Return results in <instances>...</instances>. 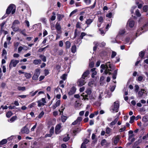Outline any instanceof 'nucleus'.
<instances>
[{
  "instance_id": "nucleus-1",
  "label": "nucleus",
  "mask_w": 148,
  "mask_h": 148,
  "mask_svg": "<svg viewBox=\"0 0 148 148\" xmlns=\"http://www.w3.org/2000/svg\"><path fill=\"white\" fill-rule=\"evenodd\" d=\"M15 5L13 4H11L8 6L6 10V14H10L11 12L12 14H14L16 11Z\"/></svg>"
},
{
  "instance_id": "nucleus-2",
  "label": "nucleus",
  "mask_w": 148,
  "mask_h": 148,
  "mask_svg": "<svg viewBox=\"0 0 148 148\" xmlns=\"http://www.w3.org/2000/svg\"><path fill=\"white\" fill-rule=\"evenodd\" d=\"M106 69V71H105V73L106 75L109 74V75H110L111 73L110 71H112L111 69H113L114 67V65L112 64H110V62H108L106 63L105 64H104Z\"/></svg>"
},
{
  "instance_id": "nucleus-3",
  "label": "nucleus",
  "mask_w": 148,
  "mask_h": 148,
  "mask_svg": "<svg viewBox=\"0 0 148 148\" xmlns=\"http://www.w3.org/2000/svg\"><path fill=\"white\" fill-rule=\"evenodd\" d=\"M20 24V22L18 20H16L14 21L12 23V28L14 32H16L19 30V28L18 27H16V24L18 25Z\"/></svg>"
},
{
  "instance_id": "nucleus-4",
  "label": "nucleus",
  "mask_w": 148,
  "mask_h": 148,
  "mask_svg": "<svg viewBox=\"0 0 148 148\" xmlns=\"http://www.w3.org/2000/svg\"><path fill=\"white\" fill-rule=\"evenodd\" d=\"M119 108V102L116 101L114 103L113 106L112 107V112H118Z\"/></svg>"
},
{
  "instance_id": "nucleus-5",
  "label": "nucleus",
  "mask_w": 148,
  "mask_h": 148,
  "mask_svg": "<svg viewBox=\"0 0 148 148\" xmlns=\"http://www.w3.org/2000/svg\"><path fill=\"white\" fill-rule=\"evenodd\" d=\"M40 69H36L35 70V73L32 77V79L33 80H37L40 75Z\"/></svg>"
},
{
  "instance_id": "nucleus-6",
  "label": "nucleus",
  "mask_w": 148,
  "mask_h": 148,
  "mask_svg": "<svg viewBox=\"0 0 148 148\" xmlns=\"http://www.w3.org/2000/svg\"><path fill=\"white\" fill-rule=\"evenodd\" d=\"M18 60H16L14 59L12 60L9 64V67L10 68L12 67H15L16 64L19 62Z\"/></svg>"
},
{
  "instance_id": "nucleus-7",
  "label": "nucleus",
  "mask_w": 148,
  "mask_h": 148,
  "mask_svg": "<svg viewBox=\"0 0 148 148\" xmlns=\"http://www.w3.org/2000/svg\"><path fill=\"white\" fill-rule=\"evenodd\" d=\"M85 79L82 77L79 79L77 82V85L79 86H82L86 83Z\"/></svg>"
},
{
  "instance_id": "nucleus-8",
  "label": "nucleus",
  "mask_w": 148,
  "mask_h": 148,
  "mask_svg": "<svg viewBox=\"0 0 148 148\" xmlns=\"http://www.w3.org/2000/svg\"><path fill=\"white\" fill-rule=\"evenodd\" d=\"M37 102L38 103V106L40 107L42 106H44L45 103H46V101L45 99L42 98L41 100L38 101Z\"/></svg>"
},
{
  "instance_id": "nucleus-9",
  "label": "nucleus",
  "mask_w": 148,
  "mask_h": 148,
  "mask_svg": "<svg viewBox=\"0 0 148 148\" xmlns=\"http://www.w3.org/2000/svg\"><path fill=\"white\" fill-rule=\"evenodd\" d=\"M29 130L26 127V126H25L21 129V132L22 134H28L29 133Z\"/></svg>"
},
{
  "instance_id": "nucleus-10",
  "label": "nucleus",
  "mask_w": 148,
  "mask_h": 148,
  "mask_svg": "<svg viewBox=\"0 0 148 148\" xmlns=\"http://www.w3.org/2000/svg\"><path fill=\"white\" fill-rule=\"evenodd\" d=\"M145 28L143 27V26L142 27L138 29L136 33V37H137L139 36L140 35L142 34V32H143L144 31H143V30Z\"/></svg>"
},
{
  "instance_id": "nucleus-11",
  "label": "nucleus",
  "mask_w": 148,
  "mask_h": 148,
  "mask_svg": "<svg viewBox=\"0 0 148 148\" xmlns=\"http://www.w3.org/2000/svg\"><path fill=\"white\" fill-rule=\"evenodd\" d=\"M91 92V90L90 89H88L86 90V93L87 95H85L84 96L83 99H84V100L86 99L87 100H88V98L87 97L88 95H90Z\"/></svg>"
},
{
  "instance_id": "nucleus-12",
  "label": "nucleus",
  "mask_w": 148,
  "mask_h": 148,
  "mask_svg": "<svg viewBox=\"0 0 148 148\" xmlns=\"http://www.w3.org/2000/svg\"><path fill=\"white\" fill-rule=\"evenodd\" d=\"M82 118L81 117L79 116L77 117V119L72 123V125H75L78 123H79L82 121Z\"/></svg>"
},
{
  "instance_id": "nucleus-13",
  "label": "nucleus",
  "mask_w": 148,
  "mask_h": 148,
  "mask_svg": "<svg viewBox=\"0 0 148 148\" xmlns=\"http://www.w3.org/2000/svg\"><path fill=\"white\" fill-rule=\"evenodd\" d=\"M61 128V125L59 124L56 125L55 129V132L56 134H58L60 132V129Z\"/></svg>"
},
{
  "instance_id": "nucleus-14",
  "label": "nucleus",
  "mask_w": 148,
  "mask_h": 148,
  "mask_svg": "<svg viewBox=\"0 0 148 148\" xmlns=\"http://www.w3.org/2000/svg\"><path fill=\"white\" fill-rule=\"evenodd\" d=\"M76 91V88L75 87H73L70 90L69 92V95H72L75 93Z\"/></svg>"
},
{
  "instance_id": "nucleus-15",
  "label": "nucleus",
  "mask_w": 148,
  "mask_h": 148,
  "mask_svg": "<svg viewBox=\"0 0 148 148\" xmlns=\"http://www.w3.org/2000/svg\"><path fill=\"white\" fill-rule=\"evenodd\" d=\"M89 74V71L88 70H87L84 72L82 75V77L85 79L88 76Z\"/></svg>"
},
{
  "instance_id": "nucleus-16",
  "label": "nucleus",
  "mask_w": 148,
  "mask_h": 148,
  "mask_svg": "<svg viewBox=\"0 0 148 148\" xmlns=\"http://www.w3.org/2000/svg\"><path fill=\"white\" fill-rule=\"evenodd\" d=\"M105 67V66L104 65V64H101V65L100 66V68L101 69L100 70V72L101 73H102L103 72V70H104V72L103 73V74L106 75V74L105 73V71L106 70V69Z\"/></svg>"
},
{
  "instance_id": "nucleus-17",
  "label": "nucleus",
  "mask_w": 148,
  "mask_h": 148,
  "mask_svg": "<svg viewBox=\"0 0 148 148\" xmlns=\"http://www.w3.org/2000/svg\"><path fill=\"white\" fill-rule=\"evenodd\" d=\"M125 33V29H120L119 31L118 35L120 36H122Z\"/></svg>"
},
{
  "instance_id": "nucleus-18",
  "label": "nucleus",
  "mask_w": 148,
  "mask_h": 148,
  "mask_svg": "<svg viewBox=\"0 0 148 148\" xmlns=\"http://www.w3.org/2000/svg\"><path fill=\"white\" fill-rule=\"evenodd\" d=\"M17 117L16 116H13L10 119H8V121L11 123L13 122L17 119Z\"/></svg>"
},
{
  "instance_id": "nucleus-19",
  "label": "nucleus",
  "mask_w": 148,
  "mask_h": 148,
  "mask_svg": "<svg viewBox=\"0 0 148 148\" xmlns=\"http://www.w3.org/2000/svg\"><path fill=\"white\" fill-rule=\"evenodd\" d=\"M55 28L58 31H59L61 30V27L59 23L57 22Z\"/></svg>"
},
{
  "instance_id": "nucleus-20",
  "label": "nucleus",
  "mask_w": 148,
  "mask_h": 148,
  "mask_svg": "<svg viewBox=\"0 0 148 148\" xmlns=\"http://www.w3.org/2000/svg\"><path fill=\"white\" fill-rule=\"evenodd\" d=\"M41 60H35L33 61V63L35 65H37L40 64L41 63Z\"/></svg>"
},
{
  "instance_id": "nucleus-21",
  "label": "nucleus",
  "mask_w": 148,
  "mask_h": 148,
  "mask_svg": "<svg viewBox=\"0 0 148 148\" xmlns=\"http://www.w3.org/2000/svg\"><path fill=\"white\" fill-rule=\"evenodd\" d=\"M134 21L133 20H131L129 21V26L131 28L133 27L134 25Z\"/></svg>"
},
{
  "instance_id": "nucleus-22",
  "label": "nucleus",
  "mask_w": 148,
  "mask_h": 148,
  "mask_svg": "<svg viewBox=\"0 0 148 148\" xmlns=\"http://www.w3.org/2000/svg\"><path fill=\"white\" fill-rule=\"evenodd\" d=\"M119 140V138L118 136H116L114 138V142L115 145L117 144Z\"/></svg>"
},
{
  "instance_id": "nucleus-23",
  "label": "nucleus",
  "mask_w": 148,
  "mask_h": 148,
  "mask_svg": "<svg viewBox=\"0 0 148 148\" xmlns=\"http://www.w3.org/2000/svg\"><path fill=\"white\" fill-rule=\"evenodd\" d=\"M7 142V140L6 139H4L0 142V147L1 145L6 144Z\"/></svg>"
},
{
  "instance_id": "nucleus-24",
  "label": "nucleus",
  "mask_w": 148,
  "mask_h": 148,
  "mask_svg": "<svg viewBox=\"0 0 148 148\" xmlns=\"http://www.w3.org/2000/svg\"><path fill=\"white\" fill-rule=\"evenodd\" d=\"M71 51L73 53H75L76 51V47L75 45H74L72 47Z\"/></svg>"
},
{
  "instance_id": "nucleus-25",
  "label": "nucleus",
  "mask_w": 148,
  "mask_h": 148,
  "mask_svg": "<svg viewBox=\"0 0 148 148\" xmlns=\"http://www.w3.org/2000/svg\"><path fill=\"white\" fill-rule=\"evenodd\" d=\"M13 114V113L11 111H8L6 114V116L8 118H10Z\"/></svg>"
},
{
  "instance_id": "nucleus-26",
  "label": "nucleus",
  "mask_w": 148,
  "mask_h": 148,
  "mask_svg": "<svg viewBox=\"0 0 148 148\" xmlns=\"http://www.w3.org/2000/svg\"><path fill=\"white\" fill-rule=\"evenodd\" d=\"M119 119V117H118L117 118H116L114 121L110 123V125H114L118 121Z\"/></svg>"
},
{
  "instance_id": "nucleus-27",
  "label": "nucleus",
  "mask_w": 148,
  "mask_h": 148,
  "mask_svg": "<svg viewBox=\"0 0 148 148\" xmlns=\"http://www.w3.org/2000/svg\"><path fill=\"white\" fill-rule=\"evenodd\" d=\"M93 21V19H87L86 21V23L88 25H90Z\"/></svg>"
},
{
  "instance_id": "nucleus-28",
  "label": "nucleus",
  "mask_w": 148,
  "mask_h": 148,
  "mask_svg": "<svg viewBox=\"0 0 148 148\" xmlns=\"http://www.w3.org/2000/svg\"><path fill=\"white\" fill-rule=\"evenodd\" d=\"M40 58L42 60V61L45 62L46 61V57L43 55H41L40 56Z\"/></svg>"
},
{
  "instance_id": "nucleus-29",
  "label": "nucleus",
  "mask_w": 148,
  "mask_h": 148,
  "mask_svg": "<svg viewBox=\"0 0 148 148\" xmlns=\"http://www.w3.org/2000/svg\"><path fill=\"white\" fill-rule=\"evenodd\" d=\"M105 93L106 94H107V95L106 96V97H107L109 98L112 95L111 93L110 92H109L107 90H106V91L105 92Z\"/></svg>"
},
{
  "instance_id": "nucleus-30",
  "label": "nucleus",
  "mask_w": 148,
  "mask_h": 148,
  "mask_svg": "<svg viewBox=\"0 0 148 148\" xmlns=\"http://www.w3.org/2000/svg\"><path fill=\"white\" fill-rule=\"evenodd\" d=\"M25 76L27 79H29L32 77L31 74L28 73H25Z\"/></svg>"
},
{
  "instance_id": "nucleus-31",
  "label": "nucleus",
  "mask_w": 148,
  "mask_h": 148,
  "mask_svg": "<svg viewBox=\"0 0 148 148\" xmlns=\"http://www.w3.org/2000/svg\"><path fill=\"white\" fill-rule=\"evenodd\" d=\"M49 47V46L48 45L44 48H40L38 49V51L39 52H42L44 50H45L47 48Z\"/></svg>"
},
{
  "instance_id": "nucleus-32",
  "label": "nucleus",
  "mask_w": 148,
  "mask_h": 148,
  "mask_svg": "<svg viewBox=\"0 0 148 148\" xmlns=\"http://www.w3.org/2000/svg\"><path fill=\"white\" fill-rule=\"evenodd\" d=\"M17 89L19 90H21L22 91H25L26 90L25 87L24 86H18L17 87Z\"/></svg>"
},
{
  "instance_id": "nucleus-33",
  "label": "nucleus",
  "mask_w": 148,
  "mask_h": 148,
  "mask_svg": "<svg viewBox=\"0 0 148 148\" xmlns=\"http://www.w3.org/2000/svg\"><path fill=\"white\" fill-rule=\"evenodd\" d=\"M57 18L58 20L59 21H60L61 20L62 18L64 17V16L62 15H61L60 14H57Z\"/></svg>"
},
{
  "instance_id": "nucleus-34",
  "label": "nucleus",
  "mask_w": 148,
  "mask_h": 148,
  "mask_svg": "<svg viewBox=\"0 0 148 148\" xmlns=\"http://www.w3.org/2000/svg\"><path fill=\"white\" fill-rule=\"evenodd\" d=\"M143 120L145 122L148 121V115L143 116Z\"/></svg>"
},
{
  "instance_id": "nucleus-35",
  "label": "nucleus",
  "mask_w": 148,
  "mask_h": 148,
  "mask_svg": "<svg viewBox=\"0 0 148 148\" xmlns=\"http://www.w3.org/2000/svg\"><path fill=\"white\" fill-rule=\"evenodd\" d=\"M143 10L145 12H147L148 11V5H145L143 6Z\"/></svg>"
},
{
  "instance_id": "nucleus-36",
  "label": "nucleus",
  "mask_w": 148,
  "mask_h": 148,
  "mask_svg": "<svg viewBox=\"0 0 148 148\" xmlns=\"http://www.w3.org/2000/svg\"><path fill=\"white\" fill-rule=\"evenodd\" d=\"M107 143L106 140L105 139H103L102 140L101 143V145L102 146L105 145Z\"/></svg>"
},
{
  "instance_id": "nucleus-37",
  "label": "nucleus",
  "mask_w": 148,
  "mask_h": 148,
  "mask_svg": "<svg viewBox=\"0 0 148 148\" xmlns=\"http://www.w3.org/2000/svg\"><path fill=\"white\" fill-rule=\"evenodd\" d=\"M65 45L66 49H69L70 47L71 46V43L69 41H66L65 43Z\"/></svg>"
},
{
  "instance_id": "nucleus-38",
  "label": "nucleus",
  "mask_w": 148,
  "mask_h": 148,
  "mask_svg": "<svg viewBox=\"0 0 148 148\" xmlns=\"http://www.w3.org/2000/svg\"><path fill=\"white\" fill-rule=\"evenodd\" d=\"M136 15L138 17H140L141 14L139 10L137 9L135 12Z\"/></svg>"
},
{
  "instance_id": "nucleus-39",
  "label": "nucleus",
  "mask_w": 148,
  "mask_h": 148,
  "mask_svg": "<svg viewBox=\"0 0 148 148\" xmlns=\"http://www.w3.org/2000/svg\"><path fill=\"white\" fill-rule=\"evenodd\" d=\"M21 34H22L24 36H27V35L26 34V30L24 29L21 30L20 32Z\"/></svg>"
},
{
  "instance_id": "nucleus-40",
  "label": "nucleus",
  "mask_w": 148,
  "mask_h": 148,
  "mask_svg": "<svg viewBox=\"0 0 148 148\" xmlns=\"http://www.w3.org/2000/svg\"><path fill=\"white\" fill-rule=\"evenodd\" d=\"M80 34V32H77V29H76L75 32V36L74 37H77Z\"/></svg>"
},
{
  "instance_id": "nucleus-41",
  "label": "nucleus",
  "mask_w": 148,
  "mask_h": 148,
  "mask_svg": "<svg viewBox=\"0 0 148 148\" xmlns=\"http://www.w3.org/2000/svg\"><path fill=\"white\" fill-rule=\"evenodd\" d=\"M94 44L95 45V46L93 48V49L94 51H95L97 49V47L98 46V42H94Z\"/></svg>"
},
{
  "instance_id": "nucleus-42",
  "label": "nucleus",
  "mask_w": 148,
  "mask_h": 148,
  "mask_svg": "<svg viewBox=\"0 0 148 148\" xmlns=\"http://www.w3.org/2000/svg\"><path fill=\"white\" fill-rule=\"evenodd\" d=\"M103 19L102 16H100L98 17V21L100 23H102L103 21Z\"/></svg>"
},
{
  "instance_id": "nucleus-43",
  "label": "nucleus",
  "mask_w": 148,
  "mask_h": 148,
  "mask_svg": "<svg viewBox=\"0 0 148 148\" xmlns=\"http://www.w3.org/2000/svg\"><path fill=\"white\" fill-rule=\"evenodd\" d=\"M145 55V53L143 51L140 52L139 53V56L141 57V60L144 57Z\"/></svg>"
},
{
  "instance_id": "nucleus-44",
  "label": "nucleus",
  "mask_w": 148,
  "mask_h": 148,
  "mask_svg": "<svg viewBox=\"0 0 148 148\" xmlns=\"http://www.w3.org/2000/svg\"><path fill=\"white\" fill-rule=\"evenodd\" d=\"M83 1L87 5L90 4L91 2V0H83Z\"/></svg>"
},
{
  "instance_id": "nucleus-45",
  "label": "nucleus",
  "mask_w": 148,
  "mask_h": 148,
  "mask_svg": "<svg viewBox=\"0 0 148 148\" xmlns=\"http://www.w3.org/2000/svg\"><path fill=\"white\" fill-rule=\"evenodd\" d=\"M78 11L77 9H75L73 11H72L70 14L69 16H71L73 14H75L76 12H77Z\"/></svg>"
},
{
  "instance_id": "nucleus-46",
  "label": "nucleus",
  "mask_w": 148,
  "mask_h": 148,
  "mask_svg": "<svg viewBox=\"0 0 148 148\" xmlns=\"http://www.w3.org/2000/svg\"><path fill=\"white\" fill-rule=\"evenodd\" d=\"M103 96V92L101 91L99 92V94L98 97V99L99 100H101L102 97Z\"/></svg>"
},
{
  "instance_id": "nucleus-47",
  "label": "nucleus",
  "mask_w": 148,
  "mask_h": 148,
  "mask_svg": "<svg viewBox=\"0 0 148 148\" xmlns=\"http://www.w3.org/2000/svg\"><path fill=\"white\" fill-rule=\"evenodd\" d=\"M36 105V104L35 103L33 102L32 103H31V104H29V107L30 108H31L33 107H34Z\"/></svg>"
},
{
  "instance_id": "nucleus-48",
  "label": "nucleus",
  "mask_w": 148,
  "mask_h": 148,
  "mask_svg": "<svg viewBox=\"0 0 148 148\" xmlns=\"http://www.w3.org/2000/svg\"><path fill=\"white\" fill-rule=\"evenodd\" d=\"M141 90L142 91H139L138 93V95L139 97H141L143 95V93L142 91H144V89H142Z\"/></svg>"
},
{
  "instance_id": "nucleus-49",
  "label": "nucleus",
  "mask_w": 148,
  "mask_h": 148,
  "mask_svg": "<svg viewBox=\"0 0 148 148\" xmlns=\"http://www.w3.org/2000/svg\"><path fill=\"white\" fill-rule=\"evenodd\" d=\"M135 117L134 116H131L130 117V123H132L134 122V119H135Z\"/></svg>"
},
{
  "instance_id": "nucleus-50",
  "label": "nucleus",
  "mask_w": 148,
  "mask_h": 148,
  "mask_svg": "<svg viewBox=\"0 0 148 148\" xmlns=\"http://www.w3.org/2000/svg\"><path fill=\"white\" fill-rule=\"evenodd\" d=\"M66 75L65 74H64L61 76L60 78L63 80H65L66 79Z\"/></svg>"
},
{
  "instance_id": "nucleus-51",
  "label": "nucleus",
  "mask_w": 148,
  "mask_h": 148,
  "mask_svg": "<svg viewBox=\"0 0 148 148\" xmlns=\"http://www.w3.org/2000/svg\"><path fill=\"white\" fill-rule=\"evenodd\" d=\"M111 129L110 128L108 127L106 128V133L107 134H109L110 133Z\"/></svg>"
},
{
  "instance_id": "nucleus-52",
  "label": "nucleus",
  "mask_w": 148,
  "mask_h": 148,
  "mask_svg": "<svg viewBox=\"0 0 148 148\" xmlns=\"http://www.w3.org/2000/svg\"><path fill=\"white\" fill-rule=\"evenodd\" d=\"M70 137L68 136V135H67L66 137L64 138H63V140L65 142H66L68 141Z\"/></svg>"
},
{
  "instance_id": "nucleus-53",
  "label": "nucleus",
  "mask_w": 148,
  "mask_h": 148,
  "mask_svg": "<svg viewBox=\"0 0 148 148\" xmlns=\"http://www.w3.org/2000/svg\"><path fill=\"white\" fill-rule=\"evenodd\" d=\"M67 118L66 116H63L61 117L62 121V122H64L66 120Z\"/></svg>"
},
{
  "instance_id": "nucleus-54",
  "label": "nucleus",
  "mask_w": 148,
  "mask_h": 148,
  "mask_svg": "<svg viewBox=\"0 0 148 148\" xmlns=\"http://www.w3.org/2000/svg\"><path fill=\"white\" fill-rule=\"evenodd\" d=\"M112 13L111 12H110L109 13H108V14H107L106 15V17H108L109 18H111V17H112Z\"/></svg>"
},
{
  "instance_id": "nucleus-55",
  "label": "nucleus",
  "mask_w": 148,
  "mask_h": 148,
  "mask_svg": "<svg viewBox=\"0 0 148 148\" xmlns=\"http://www.w3.org/2000/svg\"><path fill=\"white\" fill-rule=\"evenodd\" d=\"M96 4V1H95L93 5H91L90 6L88 7V8H90L91 9H93L95 7Z\"/></svg>"
},
{
  "instance_id": "nucleus-56",
  "label": "nucleus",
  "mask_w": 148,
  "mask_h": 148,
  "mask_svg": "<svg viewBox=\"0 0 148 148\" xmlns=\"http://www.w3.org/2000/svg\"><path fill=\"white\" fill-rule=\"evenodd\" d=\"M0 33H1V34H3L4 35V36L5 35L8 34V32L7 31H5L2 29V31L0 30Z\"/></svg>"
},
{
  "instance_id": "nucleus-57",
  "label": "nucleus",
  "mask_w": 148,
  "mask_h": 148,
  "mask_svg": "<svg viewBox=\"0 0 148 148\" xmlns=\"http://www.w3.org/2000/svg\"><path fill=\"white\" fill-rule=\"evenodd\" d=\"M44 74L45 76H47L49 73V70L48 69H45L44 71Z\"/></svg>"
},
{
  "instance_id": "nucleus-58",
  "label": "nucleus",
  "mask_w": 148,
  "mask_h": 148,
  "mask_svg": "<svg viewBox=\"0 0 148 148\" xmlns=\"http://www.w3.org/2000/svg\"><path fill=\"white\" fill-rule=\"evenodd\" d=\"M44 112L43 111H42L39 114L38 116V118L39 119H40L41 118H42L43 115H44Z\"/></svg>"
},
{
  "instance_id": "nucleus-59",
  "label": "nucleus",
  "mask_w": 148,
  "mask_h": 148,
  "mask_svg": "<svg viewBox=\"0 0 148 148\" xmlns=\"http://www.w3.org/2000/svg\"><path fill=\"white\" fill-rule=\"evenodd\" d=\"M116 55V53L114 51H112L111 55V58H114Z\"/></svg>"
},
{
  "instance_id": "nucleus-60",
  "label": "nucleus",
  "mask_w": 148,
  "mask_h": 148,
  "mask_svg": "<svg viewBox=\"0 0 148 148\" xmlns=\"http://www.w3.org/2000/svg\"><path fill=\"white\" fill-rule=\"evenodd\" d=\"M142 141V138H139L137 141H136L135 142V144H136V145H138L139 143H140Z\"/></svg>"
},
{
  "instance_id": "nucleus-61",
  "label": "nucleus",
  "mask_w": 148,
  "mask_h": 148,
  "mask_svg": "<svg viewBox=\"0 0 148 148\" xmlns=\"http://www.w3.org/2000/svg\"><path fill=\"white\" fill-rule=\"evenodd\" d=\"M8 108L9 109L12 110V109H17V108L14 106H8Z\"/></svg>"
},
{
  "instance_id": "nucleus-62",
  "label": "nucleus",
  "mask_w": 148,
  "mask_h": 148,
  "mask_svg": "<svg viewBox=\"0 0 148 148\" xmlns=\"http://www.w3.org/2000/svg\"><path fill=\"white\" fill-rule=\"evenodd\" d=\"M81 25L80 24V23L79 22H78L76 24V27L77 28H81V26H80Z\"/></svg>"
},
{
  "instance_id": "nucleus-63",
  "label": "nucleus",
  "mask_w": 148,
  "mask_h": 148,
  "mask_svg": "<svg viewBox=\"0 0 148 148\" xmlns=\"http://www.w3.org/2000/svg\"><path fill=\"white\" fill-rule=\"evenodd\" d=\"M24 23L27 27H29V23L28 21L25 20Z\"/></svg>"
},
{
  "instance_id": "nucleus-64",
  "label": "nucleus",
  "mask_w": 148,
  "mask_h": 148,
  "mask_svg": "<svg viewBox=\"0 0 148 148\" xmlns=\"http://www.w3.org/2000/svg\"><path fill=\"white\" fill-rule=\"evenodd\" d=\"M98 45L100 46V47H104L106 43H105L103 42L101 43L100 44H99V43H98Z\"/></svg>"
}]
</instances>
